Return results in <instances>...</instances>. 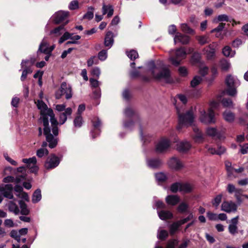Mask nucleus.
Instances as JSON below:
<instances>
[{"label":"nucleus","instance_id":"nucleus-6","mask_svg":"<svg viewBox=\"0 0 248 248\" xmlns=\"http://www.w3.org/2000/svg\"><path fill=\"white\" fill-rule=\"evenodd\" d=\"M186 54L184 47H180L175 51L172 50L170 53V61L173 65L178 66L182 60L186 58Z\"/></svg>","mask_w":248,"mask_h":248},{"label":"nucleus","instance_id":"nucleus-29","mask_svg":"<svg viewBox=\"0 0 248 248\" xmlns=\"http://www.w3.org/2000/svg\"><path fill=\"white\" fill-rule=\"evenodd\" d=\"M24 178H25V177L23 175L17 176L16 179L13 176H8L5 177L3 179V181L4 183L15 182H16V183H20L21 182L23 181Z\"/></svg>","mask_w":248,"mask_h":248},{"label":"nucleus","instance_id":"nucleus-41","mask_svg":"<svg viewBox=\"0 0 248 248\" xmlns=\"http://www.w3.org/2000/svg\"><path fill=\"white\" fill-rule=\"evenodd\" d=\"M19 204L21 208V214L23 215H28L29 213V210L27 208L26 204L22 201H19Z\"/></svg>","mask_w":248,"mask_h":248},{"label":"nucleus","instance_id":"nucleus-51","mask_svg":"<svg viewBox=\"0 0 248 248\" xmlns=\"http://www.w3.org/2000/svg\"><path fill=\"white\" fill-rule=\"evenodd\" d=\"M202 80V78L199 76H195L191 81V85L192 87H195L198 85Z\"/></svg>","mask_w":248,"mask_h":248},{"label":"nucleus","instance_id":"nucleus-48","mask_svg":"<svg viewBox=\"0 0 248 248\" xmlns=\"http://www.w3.org/2000/svg\"><path fill=\"white\" fill-rule=\"evenodd\" d=\"M180 226L177 221L174 222L170 226V232L171 234H173Z\"/></svg>","mask_w":248,"mask_h":248},{"label":"nucleus","instance_id":"nucleus-38","mask_svg":"<svg viewBox=\"0 0 248 248\" xmlns=\"http://www.w3.org/2000/svg\"><path fill=\"white\" fill-rule=\"evenodd\" d=\"M180 191L184 193L190 192L192 189V186L188 183H181Z\"/></svg>","mask_w":248,"mask_h":248},{"label":"nucleus","instance_id":"nucleus-30","mask_svg":"<svg viewBox=\"0 0 248 248\" xmlns=\"http://www.w3.org/2000/svg\"><path fill=\"white\" fill-rule=\"evenodd\" d=\"M28 62V61L23 60L21 62V66L22 68H25L23 70L21 77V80L24 81L27 78V75L29 73H31V70L28 68H26L25 64Z\"/></svg>","mask_w":248,"mask_h":248},{"label":"nucleus","instance_id":"nucleus-26","mask_svg":"<svg viewBox=\"0 0 248 248\" xmlns=\"http://www.w3.org/2000/svg\"><path fill=\"white\" fill-rule=\"evenodd\" d=\"M114 9L113 6L110 4L106 5L103 4L102 6V14L103 15L107 14L108 18L110 17L113 14Z\"/></svg>","mask_w":248,"mask_h":248},{"label":"nucleus","instance_id":"nucleus-62","mask_svg":"<svg viewBox=\"0 0 248 248\" xmlns=\"http://www.w3.org/2000/svg\"><path fill=\"white\" fill-rule=\"evenodd\" d=\"M90 82L92 87L95 89L97 88L100 84L97 79H94L93 78H90Z\"/></svg>","mask_w":248,"mask_h":248},{"label":"nucleus","instance_id":"nucleus-11","mask_svg":"<svg viewBox=\"0 0 248 248\" xmlns=\"http://www.w3.org/2000/svg\"><path fill=\"white\" fill-rule=\"evenodd\" d=\"M73 33H70L68 31H65L62 35V36L60 38L59 40V43L60 44L62 43L64 41L69 39L71 40H74L73 41H68L66 43V45L72 44H78L77 41L79 40L81 38L80 36L77 35L75 36H73Z\"/></svg>","mask_w":248,"mask_h":248},{"label":"nucleus","instance_id":"nucleus-60","mask_svg":"<svg viewBox=\"0 0 248 248\" xmlns=\"http://www.w3.org/2000/svg\"><path fill=\"white\" fill-rule=\"evenodd\" d=\"M98 62V61L95 56L91 57L87 61V65L90 67L92 66L93 64H96Z\"/></svg>","mask_w":248,"mask_h":248},{"label":"nucleus","instance_id":"nucleus-13","mask_svg":"<svg viewBox=\"0 0 248 248\" xmlns=\"http://www.w3.org/2000/svg\"><path fill=\"white\" fill-rule=\"evenodd\" d=\"M13 186L11 184H6L0 186V191L2 195L9 199H14L13 194Z\"/></svg>","mask_w":248,"mask_h":248},{"label":"nucleus","instance_id":"nucleus-50","mask_svg":"<svg viewBox=\"0 0 248 248\" xmlns=\"http://www.w3.org/2000/svg\"><path fill=\"white\" fill-rule=\"evenodd\" d=\"M74 125L77 127H80L83 124L82 118L80 115L77 116L74 121Z\"/></svg>","mask_w":248,"mask_h":248},{"label":"nucleus","instance_id":"nucleus-14","mask_svg":"<svg viewBox=\"0 0 248 248\" xmlns=\"http://www.w3.org/2000/svg\"><path fill=\"white\" fill-rule=\"evenodd\" d=\"M168 165L170 169L175 170H180L184 167L183 162L179 158L174 156L169 160Z\"/></svg>","mask_w":248,"mask_h":248},{"label":"nucleus","instance_id":"nucleus-1","mask_svg":"<svg viewBox=\"0 0 248 248\" xmlns=\"http://www.w3.org/2000/svg\"><path fill=\"white\" fill-rule=\"evenodd\" d=\"M37 106L40 110L41 114L43 119L44 133L46 137V140L49 143V147L53 148L57 144V139L54 138L50 133V129L49 127V118L52 125L53 134L55 136L58 135L59 130L57 127L58 121L55 118V115L52 109L48 108L46 105L42 100H38L36 102Z\"/></svg>","mask_w":248,"mask_h":248},{"label":"nucleus","instance_id":"nucleus-63","mask_svg":"<svg viewBox=\"0 0 248 248\" xmlns=\"http://www.w3.org/2000/svg\"><path fill=\"white\" fill-rule=\"evenodd\" d=\"M188 208V205L184 202L181 203L178 207V211L179 212L183 213L186 211Z\"/></svg>","mask_w":248,"mask_h":248},{"label":"nucleus","instance_id":"nucleus-35","mask_svg":"<svg viewBox=\"0 0 248 248\" xmlns=\"http://www.w3.org/2000/svg\"><path fill=\"white\" fill-rule=\"evenodd\" d=\"M130 76L132 78H137L139 77H141V78H142V79L143 80L146 81L150 80V79L151 78H150V77H148L146 76L141 75L140 73V72L136 69H135L130 72Z\"/></svg>","mask_w":248,"mask_h":248},{"label":"nucleus","instance_id":"nucleus-53","mask_svg":"<svg viewBox=\"0 0 248 248\" xmlns=\"http://www.w3.org/2000/svg\"><path fill=\"white\" fill-rule=\"evenodd\" d=\"M48 151L46 149L41 148L37 151V155L39 157H42L44 155H47Z\"/></svg>","mask_w":248,"mask_h":248},{"label":"nucleus","instance_id":"nucleus-18","mask_svg":"<svg viewBox=\"0 0 248 248\" xmlns=\"http://www.w3.org/2000/svg\"><path fill=\"white\" fill-rule=\"evenodd\" d=\"M140 134L141 141L143 143H146L150 142L152 138L153 135L149 133L148 130L146 128H142L140 127Z\"/></svg>","mask_w":248,"mask_h":248},{"label":"nucleus","instance_id":"nucleus-39","mask_svg":"<svg viewBox=\"0 0 248 248\" xmlns=\"http://www.w3.org/2000/svg\"><path fill=\"white\" fill-rule=\"evenodd\" d=\"M220 67L222 71H227L231 67V63L226 60L222 59L220 61Z\"/></svg>","mask_w":248,"mask_h":248},{"label":"nucleus","instance_id":"nucleus-40","mask_svg":"<svg viewBox=\"0 0 248 248\" xmlns=\"http://www.w3.org/2000/svg\"><path fill=\"white\" fill-rule=\"evenodd\" d=\"M199 43L201 45H203L209 43L210 39L208 35H201L196 37Z\"/></svg>","mask_w":248,"mask_h":248},{"label":"nucleus","instance_id":"nucleus-59","mask_svg":"<svg viewBox=\"0 0 248 248\" xmlns=\"http://www.w3.org/2000/svg\"><path fill=\"white\" fill-rule=\"evenodd\" d=\"M107 56L108 55L107 50H102L99 52L98 57L100 60L103 61L107 59Z\"/></svg>","mask_w":248,"mask_h":248},{"label":"nucleus","instance_id":"nucleus-45","mask_svg":"<svg viewBox=\"0 0 248 248\" xmlns=\"http://www.w3.org/2000/svg\"><path fill=\"white\" fill-rule=\"evenodd\" d=\"M93 7H90L88 8L87 12L83 16V18L90 20L93 17Z\"/></svg>","mask_w":248,"mask_h":248},{"label":"nucleus","instance_id":"nucleus-49","mask_svg":"<svg viewBox=\"0 0 248 248\" xmlns=\"http://www.w3.org/2000/svg\"><path fill=\"white\" fill-rule=\"evenodd\" d=\"M201 58V54L198 52H195L193 54L191 58V61L193 64H196L200 62Z\"/></svg>","mask_w":248,"mask_h":248},{"label":"nucleus","instance_id":"nucleus-15","mask_svg":"<svg viewBox=\"0 0 248 248\" xmlns=\"http://www.w3.org/2000/svg\"><path fill=\"white\" fill-rule=\"evenodd\" d=\"M22 162L27 164V167L31 172L36 173L38 170V167L36 165V158L35 157H32L29 158H24Z\"/></svg>","mask_w":248,"mask_h":248},{"label":"nucleus","instance_id":"nucleus-57","mask_svg":"<svg viewBox=\"0 0 248 248\" xmlns=\"http://www.w3.org/2000/svg\"><path fill=\"white\" fill-rule=\"evenodd\" d=\"M10 236L16 240L18 242L20 241L19 233L16 230H12L10 232Z\"/></svg>","mask_w":248,"mask_h":248},{"label":"nucleus","instance_id":"nucleus-61","mask_svg":"<svg viewBox=\"0 0 248 248\" xmlns=\"http://www.w3.org/2000/svg\"><path fill=\"white\" fill-rule=\"evenodd\" d=\"M181 183H175L173 184L170 186V190L172 192H176L178 191H180Z\"/></svg>","mask_w":248,"mask_h":248},{"label":"nucleus","instance_id":"nucleus-28","mask_svg":"<svg viewBox=\"0 0 248 248\" xmlns=\"http://www.w3.org/2000/svg\"><path fill=\"white\" fill-rule=\"evenodd\" d=\"M15 191L18 193L17 196L19 197L22 198L26 201L29 200V196L27 193L23 192V187L21 186L16 185L14 188Z\"/></svg>","mask_w":248,"mask_h":248},{"label":"nucleus","instance_id":"nucleus-55","mask_svg":"<svg viewBox=\"0 0 248 248\" xmlns=\"http://www.w3.org/2000/svg\"><path fill=\"white\" fill-rule=\"evenodd\" d=\"M225 166L228 176L231 177L232 175V167L231 162L226 161Z\"/></svg>","mask_w":248,"mask_h":248},{"label":"nucleus","instance_id":"nucleus-43","mask_svg":"<svg viewBox=\"0 0 248 248\" xmlns=\"http://www.w3.org/2000/svg\"><path fill=\"white\" fill-rule=\"evenodd\" d=\"M124 114L127 119H130L134 116L135 111L131 107H127L124 110Z\"/></svg>","mask_w":248,"mask_h":248},{"label":"nucleus","instance_id":"nucleus-25","mask_svg":"<svg viewBox=\"0 0 248 248\" xmlns=\"http://www.w3.org/2000/svg\"><path fill=\"white\" fill-rule=\"evenodd\" d=\"M113 37V33L111 31H109L107 32L104 40V45L110 48L112 46L114 42Z\"/></svg>","mask_w":248,"mask_h":248},{"label":"nucleus","instance_id":"nucleus-58","mask_svg":"<svg viewBox=\"0 0 248 248\" xmlns=\"http://www.w3.org/2000/svg\"><path fill=\"white\" fill-rule=\"evenodd\" d=\"M222 199V195L219 194L217 195L212 201V204L214 206L217 207L220 204Z\"/></svg>","mask_w":248,"mask_h":248},{"label":"nucleus","instance_id":"nucleus-22","mask_svg":"<svg viewBox=\"0 0 248 248\" xmlns=\"http://www.w3.org/2000/svg\"><path fill=\"white\" fill-rule=\"evenodd\" d=\"M193 130L194 133V135L193 136V139L195 142L197 143L202 142L204 139L203 133L196 126L193 127Z\"/></svg>","mask_w":248,"mask_h":248},{"label":"nucleus","instance_id":"nucleus-2","mask_svg":"<svg viewBox=\"0 0 248 248\" xmlns=\"http://www.w3.org/2000/svg\"><path fill=\"white\" fill-rule=\"evenodd\" d=\"M147 71L151 75L153 78L166 83H171L172 81L170 70L162 62L155 63L151 61L147 63Z\"/></svg>","mask_w":248,"mask_h":248},{"label":"nucleus","instance_id":"nucleus-8","mask_svg":"<svg viewBox=\"0 0 248 248\" xmlns=\"http://www.w3.org/2000/svg\"><path fill=\"white\" fill-rule=\"evenodd\" d=\"M63 95H65L67 99L71 98L72 95L71 86L64 82L61 84L60 89L55 93V96L57 99H60Z\"/></svg>","mask_w":248,"mask_h":248},{"label":"nucleus","instance_id":"nucleus-16","mask_svg":"<svg viewBox=\"0 0 248 248\" xmlns=\"http://www.w3.org/2000/svg\"><path fill=\"white\" fill-rule=\"evenodd\" d=\"M199 92L195 89H192L191 91L186 93V95L179 94L177 95V97L180 101L184 104H186L187 102V99L186 96L191 97H198L199 96Z\"/></svg>","mask_w":248,"mask_h":248},{"label":"nucleus","instance_id":"nucleus-34","mask_svg":"<svg viewBox=\"0 0 248 248\" xmlns=\"http://www.w3.org/2000/svg\"><path fill=\"white\" fill-rule=\"evenodd\" d=\"M65 31L64 25L60 26L50 31L51 34H54L55 36L61 35Z\"/></svg>","mask_w":248,"mask_h":248},{"label":"nucleus","instance_id":"nucleus-20","mask_svg":"<svg viewBox=\"0 0 248 248\" xmlns=\"http://www.w3.org/2000/svg\"><path fill=\"white\" fill-rule=\"evenodd\" d=\"M147 166L152 169H158L163 164L162 161L159 158H149L146 160Z\"/></svg>","mask_w":248,"mask_h":248},{"label":"nucleus","instance_id":"nucleus-3","mask_svg":"<svg viewBox=\"0 0 248 248\" xmlns=\"http://www.w3.org/2000/svg\"><path fill=\"white\" fill-rule=\"evenodd\" d=\"M178 116L179 124L177 127L178 130L181 129L183 126L188 127L193 124L195 119L194 114V109L191 108L189 109L182 112L177 106H175Z\"/></svg>","mask_w":248,"mask_h":248},{"label":"nucleus","instance_id":"nucleus-24","mask_svg":"<svg viewBox=\"0 0 248 248\" xmlns=\"http://www.w3.org/2000/svg\"><path fill=\"white\" fill-rule=\"evenodd\" d=\"M16 199H14L13 201H9L7 206L8 210L10 212L14 213L16 215H18L20 213V210L16 203Z\"/></svg>","mask_w":248,"mask_h":248},{"label":"nucleus","instance_id":"nucleus-64","mask_svg":"<svg viewBox=\"0 0 248 248\" xmlns=\"http://www.w3.org/2000/svg\"><path fill=\"white\" fill-rule=\"evenodd\" d=\"M178 243V241L176 239H173L170 241L167 246L166 248H174Z\"/></svg>","mask_w":248,"mask_h":248},{"label":"nucleus","instance_id":"nucleus-17","mask_svg":"<svg viewBox=\"0 0 248 248\" xmlns=\"http://www.w3.org/2000/svg\"><path fill=\"white\" fill-rule=\"evenodd\" d=\"M217 46V44L213 43L204 48L203 52L207 59L210 60L214 58Z\"/></svg>","mask_w":248,"mask_h":248},{"label":"nucleus","instance_id":"nucleus-5","mask_svg":"<svg viewBox=\"0 0 248 248\" xmlns=\"http://www.w3.org/2000/svg\"><path fill=\"white\" fill-rule=\"evenodd\" d=\"M199 113V119L200 121L206 124H214L216 122L215 112L211 110L204 109L202 106H200L198 108Z\"/></svg>","mask_w":248,"mask_h":248},{"label":"nucleus","instance_id":"nucleus-27","mask_svg":"<svg viewBox=\"0 0 248 248\" xmlns=\"http://www.w3.org/2000/svg\"><path fill=\"white\" fill-rule=\"evenodd\" d=\"M191 148L190 143L187 141H181L177 144V149L181 152H185Z\"/></svg>","mask_w":248,"mask_h":248},{"label":"nucleus","instance_id":"nucleus-54","mask_svg":"<svg viewBox=\"0 0 248 248\" xmlns=\"http://www.w3.org/2000/svg\"><path fill=\"white\" fill-rule=\"evenodd\" d=\"M78 2L76 0H72L69 4L68 8L71 10H74L78 9Z\"/></svg>","mask_w":248,"mask_h":248},{"label":"nucleus","instance_id":"nucleus-42","mask_svg":"<svg viewBox=\"0 0 248 248\" xmlns=\"http://www.w3.org/2000/svg\"><path fill=\"white\" fill-rule=\"evenodd\" d=\"M156 180L159 183L164 182L167 179V175L163 172H158L155 174Z\"/></svg>","mask_w":248,"mask_h":248},{"label":"nucleus","instance_id":"nucleus-12","mask_svg":"<svg viewBox=\"0 0 248 248\" xmlns=\"http://www.w3.org/2000/svg\"><path fill=\"white\" fill-rule=\"evenodd\" d=\"M59 163V158L54 155H51L47 157L45 163V167L47 170L52 169L58 166Z\"/></svg>","mask_w":248,"mask_h":248},{"label":"nucleus","instance_id":"nucleus-36","mask_svg":"<svg viewBox=\"0 0 248 248\" xmlns=\"http://www.w3.org/2000/svg\"><path fill=\"white\" fill-rule=\"evenodd\" d=\"M221 210L226 212H231L232 210V202H224L221 205Z\"/></svg>","mask_w":248,"mask_h":248},{"label":"nucleus","instance_id":"nucleus-52","mask_svg":"<svg viewBox=\"0 0 248 248\" xmlns=\"http://www.w3.org/2000/svg\"><path fill=\"white\" fill-rule=\"evenodd\" d=\"M168 235V232L167 231L164 230H159L158 231L157 237L159 239L163 240Z\"/></svg>","mask_w":248,"mask_h":248},{"label":"nucleus","instance_id":"nucleus-32","mask_svg":"<svg viewBox=\"0 0 248 248\" xmlns=\"http://www.w3.org/2000/svg\"><path fill=\"white\" fill-rule=\"evenodd\" d=\"M157 213L159 218L162 220L171 218L173 216L172 214L169 211L161 210L159 211L158 210Z\"/></svg>","mask_w":248,"mask_h":248},{"label":"nucleus","instance_id":"nucleus-31","mask_svg":"<svg viewBox=\"0 0 248 248\" xmlns=\"http://www.w3.org/2000/svg\"><path fill=\"white\" fill-rule=\"evenodd\" d=\"M166 201L168 204L175 205L179 202L180 199L176 195H169L166 197Z\"/></svg>","mask_w":248,"mask_h":248},{"label":"nucleus","instance_id":"nucleus-9","mask_svg":"<svg viewBox=\"0 0 248 248\" xmlns=\"http://www.w3.org/2000/svg\"><path fill=\"white\" fill-rule=\"evenodd\" d=\"M69 15V12L61 10L56 12L52 16V19L56 24L64 22L65 25L68 22L67 19Z\"/></svg>","mask_w":248,"mask_h":248},{"label":"nucleus","instance_id":"nucleus-10","mask_svg":"<svg viewBox=\"0 0 248 248\" xmlns=\"http://www.w3.org/2000/svg\"><path fill=\"white\" fill-rule=\"evenodd\" d=\"M55 47V45L49 46L46 38H44L39 45L37 51L38 55L40 53L44 54H50Z\"/></svg>","mask_w":248,"mask_h":248},{"label":"nucleus","instance_id":"nucleus-33","mask_svg":"<svg viewBox=\"0 0 248 248\" xmlns=\"http://www.w3.org/2000/svg\"><path fill=\"white\" fill-rule=\"evenodd\" d=\"M205 132L206 135L212 137H217L218 138H220L219 134L217 129L215 127H209L206 128Z\"/></svg>","mask_w":248,"mask_h":248},{"label":"nucleus","instance_id":"nucleus-56","mask_svg":"<svg viewBox=\"0 0 248 248\" xmlns=\"http://www.w3.org/2000/svg\"><path fill=\"white\" fill-rule=\"evenodd\" d=\"M219 103L218 102L215 101V100H213L210 102V103L209 104V107L208 109V110L211 109V111H214V110L217 109L218 108V107L219 106Z\"/></svg>","mask_w":248,"mask_h":248},{"label":"nucleus","instance_id":"nucleus-4","mask_svg":"<svg viewBox=\"0 0 248 248\" xmlns=\"http://www.w3.org/2000/svg\"><path fill=\"white\" fill-rule=\"evenodd\" d=\"M226 89L222 93L223 98L221 100L223 106L229 107L232 104L231 97L232 96V77L231 75L227 76L225 79Z\"/></svg>","mask_w":248,"mask_h":248},{"label":"nucleus","instance_id":"nucleus-47","mask_svg":"<svg viewBox=\"0 0 248 248\" xmlns=\"http://www.w3.org/2000/svg\"><path fill=\"white\" fill-rule=\"evenodd\" d=\"M223 117L228 122H232V113L230 110H226L223 113Z\"/></svg>","mask_w":248,"mask_h":248},{"label":"nucleus","instance_id":"nucleus-19","mask_svg":"<svg viewBox=\"0 0 248 248\" xmlns=\"http://www.w3.org/2000/svg\"><path fill=\"white\" fill-rule=\"evenodd\" d=\"M93 129L91 132L93 139H94L100 134V127L101 126V121L98 118H94L93 121Z\"/></svg>","mask_w":248,"mask_h":248},{"label":"nucleus","instance_id":"nucleus-7","mask_svg":"<svg viewBox=\"0 0 248 248\" xmlns=\"http://www.w3.org/2000/svg\"><path fill=\"white\" fill-rule=\"evenodd\" d=\"M170 146V141L167 137L161 138L155 146V152L157 153H164L166 152Z\"/></svg>","mask_w":248,"mask_h":248},{"label":"nucleus","instance_id":"nucleus-23","mask_svg":"<svg viewBox=\"0 0 248 248\" xmlns=\"http://www.w3.org/2000/svg\"><path fill=\"white\" fill-rule=\"evenodd\" d=\"M72 113V109L71 108H67L63 112L59 114V123L60 124H63L67 120L69 116H70Z\"/></svg>","mask_w":248,"mask_h":248},{"label":"nucleus","instance_id":"nucleus-46","mask_svg":"<svg viewBox=\"0 0 248 248\" xmlns=\"http://www.w3.org/2000/svg\"><path fill=\"white\" fill-rule=\"evenodd\" d=\"M126 53L127 57L131 60H134L138 58L139 57V55L137 51L135 50H131L129 51H126Z\"/></svg>","mask_w":248,"mask_h":248},{"label":"nucleus","instance_id":"nucleus-21","mask_svg":"<svg viewBox=\"0 0 248 248\" xmlns=\"http://www.w3.org/2000/svg\"><path fill=\"white\" fill-rule=\"evenodd\" d=\"M189 41V37L180 32H177L174 37V42L175 44L180 43L182 44H186Z\"/></svg>","mask_w":248,"mask_h":248},{"label":"nucleus","instance_id":"nucleus-37","mask_svg":"<svg viewBox=\"0 0 248 248\" xmlns=\"http://www.w3.org/2000/svg\"><path fill=\"white\" fill-rule=\"evenodd\" d=\"M42 198L41 190L39 189H36L33 193L32 197V202L36 203L39 202Z\"/></svg>","mask_w":248,"mask_h":248},{"label":"nucleus","instance_id":"nucleus-44","mask_svg":"<svg viewBox=\"0 0 248 248\" xmlns=\"http://www.w3.org/2000/svg\"><path fill=\"white\" fill-rule=\"evenodd\" d=\"M181 29L182 31L186 33L194 34V31L190 28L186 24L183 23L181 24Z\"/></svg>","mask_w":248,"mask_h":248}]
</instances>
